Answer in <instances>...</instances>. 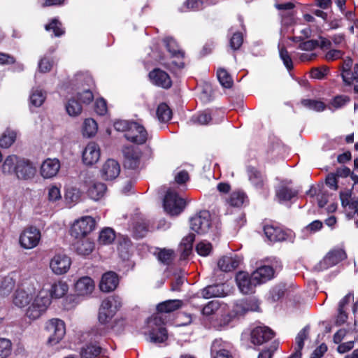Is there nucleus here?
Wrapping results in <instances>:
<instances>
[{
	"mask_svg": "<svg viewBox=\"0 0 358 358\" xmlns=\"http://www.w3.org/2000/svg\"><path fill=\"white\" fill-rule=\"evenodd\" d=\"M121 306V299L117 296H110L102 301L98 315L100 324L92 329L95 336H105L110 331H114L115 334H120L124 331L126 324L124 319L115 320L113 324H108Z\"/></svg>",
	"mask_w": 358,
	"mask_h": 358,
	"instance_id": "nucleus-1",
	"label": "nucleus"
},
{
	"mask_svg": "<svg viewBox=\"0 0 358 358\" xmlns=\"http://www.w3.org/2000/svg\"><path fill=\"white\" fill-rule=\"evenodd\" d=\"M163 206L167 214L177 216L184 210L186 201L176 191L169 189L163 200Z\"/></svg>",
	"mask_w": 358,
	"mask_h": 358,
	"instance_id": "nucleus-2",
	"label": "nucleus"
},
{
	"mask_svg": "<svg viewBox=\"0 0 358 358\" xmlns=\"http://www.w3.org/2000/svg\"><path fill=\"white\" fill-rule=\"evenodd\" d=\"M50 303L51 299L48 294L44 291H41L27 309L25 315L30 320H35L46 311Z\"/></svg>",
	"mask_w": 358,
	"mask_h": 358,
	"instance_id": "nucleus-3",
	"label": "nucleus"
},
{
	"mask_svg": "<svg viewBox=\"0 0 358 358\" xmlns=\"http://www.w3.org/2000/svg\"><path fill=\"white\" fill-rule=\"evenodd\" d=\"M95 227L96 222L93 217L91 216L83 217L73 224L70 229V234L76 239H80L91 233Z\"/></svg>",
	"mask_w": 358,
	"mask_h": 358,
	"instance_id": "nucleus-4",
	"label": "nucleus"
},
{
	"mask_svg": "<svg viewBox=\"0 0 358 358\" xmlns=\"http://www.w3.org/2000/svg\"><path fill=\"white\" fill-rule=\"evenodd\" d=\"M122 155L124 157L123 165L125 169L131 170L139 169L143 155L139 148L134 145L124 146Z\"/></svg>",
	"mask_w": 358,
	"mask_h": 358,
	"instance_id": "nucleus-5",
	"label": "nucleus"
},
{
	"mask_svg": "<svg viewBox=\"0 0 358 358\" xmlns=\"http://www.w3.org/2000/svg\"><path fill=\"white\" fill-rule=\"evenodd\" d=\"M45 329L49 334L48 343L51 345L57 344L66 334L64 321L57 318L49 320L46 324Z\"/></svg>",
	"mask_w": 358,
	"mask_h": 358,
	"instance_id": "nucleus-6",
	"label": "nucleus"
},
{
	"mask_svg": "<svg viewBox=\"0 0 358 358\" xmlns=\"http://www.w3.org/2000/svg\"><path fill=\"white\" fill-rule=\"evenodd\" d=\"M190 228L198 234H206L211 227V215L208 210H201L190 218Z\"/></svg>",
	"mask_w": 358,
	"mask_h": 358,
	"instance_id": "nucleus-7",
	"label": "nucleus"
},
{
	"mask_svg": "<svg viewBox=\"0 0 358 358\" xmlns=\"http://www.w3.org/2000/svg\"><path fill=\"white\" fill-rule=\"evenodd\" d=\"M250 341L254 345H261L275 336V332L265 325L255 326L250 329Z\"/></svg>",
	"mask_w": 358,
	"mask_h": 358,
	"instance_id": "nucleus-8",
	"label": "nucleus"
},
{
	"mask_svg": "<svg viewBox=\"0 0 358 358\" xmlns=\"http://www.w3.org/2000/svg\"><path fill=\"white\" fill-rule=\"evenodd\" d=\"M41 238V231L34 226H30L25 228L20 234L19 243L24 249H32L38 245Z\"/></svg>",
	"mask_w": 358,
	"mask_h": 358,
	"instance_id": "nucleus-9",
	"label": "nucleus"
},
{
	"mask_svg": "<svg viewBox=\"0 0 358 358\" xmlns=\"http://www.w3.org/2000/svg\"><path fill=\"white\" fill-rule=\"evenodd\" d=\"M263 229L265 236L271 242H293L294 235L292 231H285L274 224H265Z\"/></svg>",
	"mask_w": 358,
	"mask_h": 358,
	"instance_id": "nucleus-10",
	"label": "nucleus"
},
{
	"mask_svg": "<svg viewBox=\"0 0 358 358\" xmlns=\"http://www.w3.org/2000/svg\"><path fill=\"white\" fill-rule=\"evenodd\" d=\"M347 258V254L343 249L336 248L330 250L324 257L317 264L318 271L327 270Z\"/></svg>",
	"mask_w": 358,
	"mask_h": 358,
	"instance_id": "nucleus-11",
	"label": "nucleus"
},
{
	"mask_svg": "<svg viewBox=\"0 0 358 358\" xmlns=\"http://www.w3.org/2000/svg\"><path fill=\"white\" fill-rule=\"evenodd\" d=\"M246 172L250 182L255 189L260 192H264L268 190L267 177L266 175L263 174L256 167L251 165L246 167Z\"/></svg>",
	"mask_w": 358,
	"mask_h": 358,
	"instance_id": "nucleus-12",
	"label": "nucleus"
},
{
	"mask_svg": "<svg viewBox=\"0 0 358 358\" xmlns=\"http://www.w3.org/2000/svg\"><path fill=\"white\" fill-rule=\"evenodd\" d=\"M71 265V259L65 254H56L50 262V268L56 275L66 273Z\"/></svg>",
	"mask_w": 358,
	"mask_h": 358,
	"instance_id": "nucleus-13",
	"label": "nucleus"
},
{
	"mask_svg": "<svg viewBox=\"0 0 358 358\" xmlns=\"http://www.w3.org/2000/svg\"><path fill=\"white\" fill-rule=\"evenodd\" d=\"M236 281L240 291L244 294H250L255 292L258 285L253 280V275L245 271H239L236 275Z\"/></svg>",
	"mask_w": 358,
	"mask_h": 358,
	"instance_id": "nucleus-14",
	"label": "nucleus"
},
{
	"mask_svg": "<svg viewBox=\"0 0 358 358\" xmlns=\"http://www.w3.org/2000/svg\"><path fill=\"white\" fill-rule=\"evenodd\" d=\"M124 138L135 144H144L148 139V132L145 127L137 122L131 124L130 129L124 134Z\"/></svg>",
	"mask_w": 358,
	"mask_h": 358,
	"instance_id": "nucleus-15",
	"label": "nucleus"
},
{
	"mask_svg": "<svg viewBox=\"0 0 358 358\" xmlns=\"http://www.w3.org/2000/svg\"><path fill=\"white\" fill-rule=\"evenodd\" d=\"M150 81L155 86L169 89L172 86V80L170 76L159 68H155L148 73Z\"/></svg>",
	"mask_w": 358,
	"mask_h": 358,
	"instance_id": "nucleus-16",
	"label": "nucleus"
},
{
	"mask_svg": "<svg viewBox=\"0 0 358 358\" xmlns=\"http://www.w3.org/2000/svg\"><path fill=\"white\" fill-rule=\"evenodd\" d=\"M100 157L99 146L95 142H90L83 152V162L87 166L96 164Z\"/></svg>",
	"mask_w": 358,
	"mask_h": 358,
	"instance_id": "nucleus-17",
	"label": "nucleus"
},
{
	"mask_svg": "<svg viewBox=\"0 0 358 358\" xmlns=\"http://www.w3.org/2000/svg\"><path fill=\"white\" fill-rule=\"evenodd\" d=\"M101 177L105 180H113L120 173V165L117 161L108 159L101 169Z\"/></svg>",
	"mask_w": 358,
	"mask_h": 358,
	"instance_id": "nucleus-18",
	"label": "nucleus"
},
{
	"mask_svg": "<svg viewBox=\"0 0 358 358\" xmlns=\"http://www.w3.org/2000/svg\"><path fill=\"white\" fill-rule=\"evenodd\" d=\"M36 169L32 163L24 158H21L15 167V174L19 179L27 180L35 175Z\"/></svg>",
	"mask_w": 358,
	"mask_h": 358,
	"instance_id": "nucleus-19",
	"label": "nucleus"
},
{
	"mask_svg": "<svg viewBox=\"0 0 358 358\" xmlns=\"http://www.w3.org/2000/svg\"><path fill=\"white\" fill-rule=\"evenodd\" d=\"M118 284V275L115 272L108 271L102 275L99 288L102 292H110L116 289Z\"/></svg>",
	"mask_w": 358,
	"mask_h": 358,
	"instance_id": "nucleus-20",
	"label": "nucleus"
},
{
	"mask_svg": "<svg viewBox=\"0 0 358 358\" xmlns=\"http://www.w3.org/2000/svg\"><path fill=\"white\" fill-rule=\"evenodd\" d=\"M60 169V162L54 158L46 159L41 166V174L44 178H51L55 176Z\"/></svg>",
	"mask_w": 358,
	"mask_h": 358,
	"instance_id": "nucleus-21",
	"label": "nucleus"
},
{
	"mask_svg": "<svg viewBox=\"0 0 358 358\" xmlns=\"http://www.w3.org/2000/svg\"><path fill=\"white\" fill-rule=\"evenodd\" d=\"M252 274L253 275V280L259 285L273 279L275 270L271 266L264 265L258 267Z\"/></svg>",
	"mask_w": 358,
	"mask_h": 358,
	"instance_id": "nucleus-22",
	"label": "nucleus"
},
{
	"mask_svg": "<svg viewBox=\"0 0 358 358\" xmlns=\"http://www.w3.org/2000/svg\"><path fill=\"white\" fill-rule=\"evenodd\" d=\"M201 295L204 299L224 297L227 295L225 285L223 283L208 285L201 290Z\"/></svg>",
	"mask_w": 358,
	"mask_h": 358,
	"instance_id": "nucleus-23",
	"label": "nucleus"
},
{
	"mask_svg": "<svg viewBox=\"0 0 358 358\" xmlns=\"http://www.w3.org/2000/svg\"><path fill=\"white\" fill-rule=\"evenodd\" d=\"M94 289V280L88 276L80 278L75 284V291L78 296L90 294Z\"/></svg>",
	"mask_w": 358,
	"mask_h": 358,
	"instance_id": "nucleus-24",
	"label": "nucleus"
},
{
	"mask_svg": "<svg viewBox=\"0 0 358 358\" xmlns=\"http://www.w3.org/2000/svg\"><path fill=\"white\" fill-rule=\"evenodd\" d=\"M275 196L282 203L291 201L293 198L297 197L299 191L285 184H281L275 188Z\"/></svg>",
	"mask_w": 358,
	"mask_h": 358,
	"instance_id": "nucleus-25",
	"label": "nucleus"
},
{
	"mask_svg": "<svg viewBox=\"0 0 358 358\" xmlns=\"http://www.w3.org/2000/svg\"><path fill=\"white\" fill-rule=\"evenodd\" d=\"M241 262V258L235 255L234 257L224 256L217 262L219 268L224 272H230L236 269Z\"/></svg>",
	"mask_w": 358,
	"mask_h": 358,
	"instance_id": "nucleus-26",
	"label": "nucleus"
},
{
	"mask_svg": "<svg viewBox=\"0 0 358 358\" xmlns=\"http://www.w3.org/2000/svg\"><path fill=\"white\" fill-rule=\"evenodd\" d=\"M163 43L171 57L178 59H183L185 57V52L180 48L177 41L173 37L164 38Z\"/></svg>",
	"mask_w": 358,
	"mask_h": 358,
	"instance_id": "nucleus-27",
	"label": "nucleus"
},
{
	"mask_svg": "<svg viewBox=\"0 0 358 358\" xmlns=\"http://www.w3.org/2000/svg\"><path fill=\"white\" fill-rule=\"evenodd\" d=\"M182 304V301L179 299L166 300L157 306V311L159 313H170L180 309Z\"/></svg>",
	"mask_w": 358,
	"mask_h": 358,
	"instance_id": "nucleus-28",
	"label": "nucleus"
},
{
	"mask_svg": "<svg viewBox=\"0 0 358 358\" xmlns=\"http://www.w3.org/2000/svg\"><path fill=\"white\" fill-rule=\"evenodd\" d=\"M107 189L106 185L101 182H92L87 189V195L93 200L97 201L102 198Z\"/></svg>",
	"mask_w": 358,
	"mask_h": 358,
	"instance_id": "nucleus-29",
	"label": "nucleus"
},
{
	"mask_svg": "<svg viewBox=\"0 0 358 358\" xmlns=\"http://www.w3.org/2000/svg\"><path fill=\"white\" fill-rule=\"evenodd\" d=\"M76 252L78 255L87 256L94 249V243L88 239L79 240L74 244Z\"/></svg>",
	"mask_w": 358,
	"mask_h": 358,
	"instance_id": "nucleus-30",
	"label": "nucleus"
},
{
	"mask_svg": "<svg viewBox=\"0 0 358 358\" xmlns=\"http://www.w3.org/2000/svg\"><path fill=\"white\" fill-rule=\"evenodd\" d=\"M150 341L154 343H162L168 339V332L166 327L150 329L148 331Z\"/></svg>",
	"mask_w": 358,
	"mask_h": 358,
	"instance_id": "nucleus-31",
	"label": "nucleus"
},
{
	"mask_svg": "<svg viewBox=\"0 0 358 358\" xmlns=\"http://www.w3.org/2000/svg\"><path fill=\"white\" fill-rule=\"evenodd\" d=\"M69 286L66 282L59 280L51 285L50 295L52 298L59 299L63 297L68 292Z\"/></svg>",
	"mask_w": 358,
	"mask_h": 358,
	"instance_id": "nucleus-32",
	"label": "nucleus"
},
{
	"mask_svg": "<svg viewBox=\"0 0 358 358\" xmlns=\"http://www.w3.org/2000/svg\"><path fill=\"white\" fill-rule=\"evenodd\" d=\"M31 299V295L24 289H17L14 293L13 301L15 306L23 308L29 303Z\"/></svg>",
	"mask_w": 358,
	"mask_h": 358,
	"instance_id": "nucleus-33",
	"label": "nucleus"
},
{
	"mask_svg": "<svg viewBox=\"0 0 358 358\" xmlns=\"http://www.w3.org/2000/svg\"><path fill=\"white\" fill-rule=\"evenodd\" d=\"M212 121V115L210 110H205L194 114L190 119L194 124L206 125Z\"/></svg>",
	"mask_w": 358,
	"mask_h": 358,
	"instance_id": "nucleus-34",
	"label": "nucleus"
},
{
	"mask_svg": "<svg viewBox=\"0 0 358 358\" xmlns=\"http://www.w3.org/2000/svg\"><path fill=\"white\" fill-rule=\"evenodd\" d=\"M217 78L223 87L230 89L233 87V78L231 74L224 68H219L217 70Z\"/></svg>",
	"mask_w": 358,
	"mask_h": 358,
	"instance_id": "nucleus-35",
	"label": "nucleus"
},
{
	"mask_svg": "<svg viewBox=\"0 0 358 358\" xmlns=\"http://www.w3.org/2000/svg\"><path fill=\"white\" fill-rule=\"evenodd\" d=\"M195 235L192 233L189 234L182 238L180 248L182 250L181 255L183 258L187 257L192 253Z\"/></svg>",
	"mask_w": 358,
	"mask_h": 358,
	"instance_id": "nucleus-36",
	"label": "nucleus"
},
{
	"mask_svg": "<svg viewBox=\"0 0 358 358\" xmlns=\"http://www.w3.org/2000/svg\"><path fill=\"white\" fill-rule=\"evenodd\" d=\"M20 159L21 158L15 155L8 156L2 165L3 172L4 173H15V167L17 164H18V162H20Z\"/></svg>",
	"mask_w": 358,
	"mask_h": 358,
	"instance_id": "nucleus-37",
	"label": "nucleus"
},
{
	"mask_svg": "<svg viewBox=\"0 0 358 358\" xmlns=\"http://www.w3.org/2000/svg\"><path fill=\"white\" fill-rule=\"evenodd\" d=\"M158 120L162 122H167L172 117V110L166 103H160L156 111Z\"/></svg>",
	"mask_w": 358,
	"mask_h": 358,
	"instance_id": "nucleus-38",
	"label": "nucleus"
},
{
	"mask_svg": "<svg viewBox=\"0 0 358 358\" xmlns=\"http://www.w3.org/2000/svg\"><path fill=\"white\" fill-rule=\"evenodd\" d=\"M101 352V348L94 344H87L80 352L81 358H96Z\"/></svg>",
	"mask_w": 358,
	"mask_h": 358,
	"instance_id": "nucleus-39",
	"label": "nucleus"
},
{
	"mask_svg": "<svg viewBox=\"0 0 358 358\" xmlns=\"http://www.w3.org/2000/svg\"><path fill=\"white\" fill-rule=\"evenodd\" d=\"M98 130L96 122L92 118H87L85 120L83 126V134L84 136H94Z\"/></svg>",
	"mask_w": 358,
	"mask_h": 358,
	"instance_id": "nucleus-40",
	"label": "nucleus"
},
{
	"mask_svg": "<svg viewBox=\"0 0 358 358\" xmlns=\"http://www.w3.org/2000/svg\"><path fill=\"white\" fill-rule=\"evenodd\" d=\"M45 29L48 31H52L55 37H60L65 34L62 22L56 18L52 19L48 24H45Z\"/></svg>",
	"mask_w": 358,
	"mask_h": 358,
	"instance_id": "nucleus-41",
	"label": "nucleus"
},
{
	"mask_svg": "<svg viewBox=\"0 0 358 358\" xmlns=\"http://www.w3.org/2000/svg\"><path fill=\"white\" fill-rule=\"evenodd\" d=\"M301 103L303 106L317 112L323 111L326 108V104L323 101L315 99H303Z\"/></svg>",
	"mask_w": 358,
	"mask_h": 358,
	"instance_id": "nucleus-42",
	"label": "nucleus"
},
{
	"mask_svg": "<svg viewBox=\"0 0 358 358\" xmlns=\"http://www.w3.org/2000/svg\"><path fill=\"white\" fill-rule=\"evenodd\" d=\"M115 238V233L111 228L107 227L102 229L99 236L98 241L102 245H109L113 242Z\"/></svg>",
	"mask_w": 358,
	"mask_h": 358,
	"instance_id": "nucleus-43",
	"label": "nucleus"
},
{
	"mask_svg": "<svg viewBox=\"0 0 358 358\" xmlns=\"http://www.w3.org/2000/svg\"><path fill=\"white\" fill-rule=\"evenodd\" d=\"M157 259L163 264L169 266L174 258V251L171 249H159L156 254Z\"/></svg>",
	"mask_w": 358,
	"mask_h": 358,
	"instance_id": "nucleus-44",
	"label": "nucleus"
},
{
	"mask_svg": "<svg viewBox=\"0 0 358 358\" xmlns=\"http://www.w3.org/2000/svg\"><path fill=\"white\" fill-rule=\"evenodd\" d=\"M246 194L241 191L233 192L227 199V203L233 207H241L243 204Z\"/></svg>",
	"mask_w": 358,
	"mask_h": 358,
	"instance_id": "nucleus-45",
	"label": "nucleus"
},
{
	"mask_svg": "<svg viewBox=\"0 0 358 358\" xmlns=\"http://www.w3.org/2000/svg\"><path fill=\"white\" fill-rule=\"evenodd\" d=\"M66 110L71 116H77L81 113L83 107L76 98L70 99L66 104Z\"/></svg>",
	"mask_w": 358,
	"mask_h": 358,
	"instance_id": "nucleus-46",
	"label": "nucleus"
},
{
	"mask_svg": "<svg viewBox=\"0 0 358 358\" xmlns=\"http://www.w3.org/2000/svg\"><path fill=\"white\" fill-rule=\"evenodd\" d=\"M45 99V93L41 90L36 89L33 90L29 97L30 103L35 106H41Z\"/></svg>",
	"mask_w": 358,
	"mask_h": 358,
	"instance_id": "nucleus-47",
	"label": "nucleus"
},
{
	"mask_svg": "<svg viewBox=\"0 0 358 358\" xmlns=\"http://www.w3.org/2000/svg\"><path fill=\"white\" fill-rule=\"evenodd\" d=\"M203 8V6L201 0H186L180 10L181 12L198 11Z\"/></svg>",
	"mask_w": 358,
	"mask_h": 358,
	"instance_id": "nucleus-48",
	"label": "nucleus"
},
{
	"mask_svg": "<svg viewBox=\"0 0 358 358\" xmlns=\"http://www.w3.org/2000/svg\"><path fill=\"white\" fill-rule=\"evenodd\" d=\"M161 314L162 313H159L157 312L156 314H154L148 318L147 324L149 329H159V327H165V321Z\"/></svg>",
	"mask_w": 358,
	"mask_h": 358,
	"instance_id": "nucleus-49",
	"label": "nucleus"
},
{
	"mask_svg": "<svg viewBox=\"0 0 358 358\" xmlns=\"http://www.w3.org/2000/svg\"><path fill=\"white\" fill-rule=\"evenodd\" d=\"M149 224L145 220L137 222L134 227V233L136 238H141L145 236L148 231Z\"/></svg>",
	"mask_w": 358,
	"mask_h": 358,
	"instance_id": "nucleus-50",
	"label": "nucleus"
},
{
	"mask_svg": "<svg viewBox=\"0 0 358 358\" xmlns=\"http://www.w3.org/2000/svg\"><path fill=\"white\" fill-rule=\"evenodd\" d=\"M81 196V192L76 187H70L66 190L65 199L67 203H77Z\"/></svg>",
	"mask_w": 358,
	"mask_h": 358,
	"instance_id": "nucleus-51",
	"label": "nucleus"
},
{
	"mask_svg": "<svg viewBox=\"0 0 358 358\" xmlns=\"http://www.w3.org/2000/svg\"><path fill=\"white\" fill-rule=\"evenodd\" d=\"M309 327H304L296 336L295 341L297 348L299 350H302L304 347V341L308 338L309 334Z\"/></svg>",
	"mask_w": 358,
	"mask_h": 358,
	"instance_id": "nucleus-52",
	"label": "nucleus"
},
{
	"mask_svg": "<svg viewBox=\"0 0 358 358\" xmlns=\"http://www.w3.org/2000/svg\"><path fill=\"white\" fill-rule=\"evenodd\" d=\"M12 350V344L10 340L0 338V358L8 357Z\"/></svg>",
	"mask_w": 358,
	"mask_h": 358,
	"instance_id": "nucleus-53",
	"label": "nucleus"
},
{
	"mask_svg": "<svg viewBox=\"0 0 358 358\" xmlns=\"http://www.w3.org/2000/svg\"><path fill=\"white\" fill-rule=\"evenodd\" d=\"M16 134L14 132H8L3 134L0 138V147L2 148H8L15 142Z\"/></svg>",
	"mask_w": 358,
	"mask_h": 358,
	"instance_id": "nucleus-54",
	"label": "nucleus"
},
{
	"mask_svg": "<svg viewBox=\"0 0 358 358\" xmlns=\"http://www.w3.org/2000/svg\"><path fill=\"white\" fill-rule=\"evenodd\" d=\"M15 284V281L12 278H4L0 287V294L3 295L8 294L13 289Z\"/></svg>",
	"mask_w": 358,
	"mask_h": 358,
	"instance_id": "nucleus-55",
	"label": "nucleus"
},
{
	"mask_svg": "<svg viewBox=\"0 0 358 358\" xmlns=\"http://www.w3.org/2000/svg\"><path fill=\"white\" fill-rule=\"evenodd\" d=\"M76 99L84 104L88 105L93 101L94 94L90 90H85L82 92L77 93Z\"/></svg>",
	"mask_w": 358,
	"mask_h": 358,
	"instance_id": "nucleus-56",
	"label": "nucleus"
},
{
	"mask_svg": "<svg viewBox=\"0 0 358 358\" xmlns=\"http://www.w3.org/2000/svg\"><path fill=\"white\" fill-rule=\"evenodd\" d=\"M243 42V36L241 32L237 31L235 32L229 41V45L231 48L234 50H238Z\"/></svg>",
	"mask_w": 358,
	"mask_h": 358,
	"instance_id": "nucleus-57",
	"label": "nucleus"
},
{
	"mask_svg": "<svg viewBox=\"0 0 358 358\" xmlns=\"http://www.w3.org/2000/svg\"><path fill=\"white\" fill-rule=\"evenodd\" d=\"M226 350H227L224 348V342L221 338H216L213 341L210 347L212 357Z\"/></svg>",
	"mask_w": 358,
	"mask_h": 358,
	"instance_id": "nucleus-58",
	"label": "nucleus"
},
{
	"mask_svg": "<svg viewBox=\"0 0 358 358\" xmlns=\"http://www.w3.org/2000/svg\"><path fill=\"white\" fill-rule=\"evenodd\" d=\"M242 301L248 312H259L260 310V303L257 299L249 298Z\"/></svg>",
	"mask_w": 358,
	"mask_h": 358,
	"instance_id": "nucleus-59",
	"label": "nucleus"
},
{
	"mask_svg": "<svg viewBox=\"0 0 358 358\" xmlns=\"http://www.w3.org/2000/svg\"><path fill=\"white\" fill-rule=\"evenodd\" d=\"M280 57L282 60L284 65L289 70H292L294 68L292 59L285 48L280 49Z\"/></svg>",
	"mask_w": 358,
	"mask_h": 358,
	"instance_id": "nucleus-60",
	"label": "nucleus"
},
{
	"mask_svg": "<svg viewBox=\"0 0 358 358\" xmlns=\"http://www.w3.org/2000/svg\"><path fill=\"white\" fill-rule=\"evenodd\" d=\"M53 66V60L49 57H44L38 62V69L41 73L50 72Z\"/></svg>",
	"mask_w": 358,
	"mask_h": 358,
	"instance_id": "nucleus-61",
	"label": "nucleus"
},
{
	"mask_svg": "<svg viewBox=\"0 0 358 358\" xmlns=\"http://www.w3.org/2000/svg\"><path fill=\"white\" fill-rule=\"evenodd\" d=\"M212 245L210 243H205V242H199L196 245V252L203 257H206L210 255L212 251Z\"/></svg>",
	"mask_w": 358,
	"mask_h": 358,
	"instance_id": "nucleus-62",
	"label": "nucleus"
},
{
	"mask_svg": "<svg viewBox=\"0 0 358 358\" xmlns=\"http://www.w3.org/2000/svg\"><path fill=\"white\" fill-rule=\"evenodd\" d=\"M319 46V41L315 39H310L301 42L298 45V49L304 51H312Z\"/></svg>",
	"mask_w": 358,
	"mask_h": 358,
	"instance_id": "nucleus-63",
	"label": "nucleus"
},
{
	"mask_svg": "<svg viewBox=\"0 0 358 358\" xmlns=\"http://www.w3.org/2000/svg\"><path fill=\"white\" fill-rule=\"evenodd\" d=\"M329 71V69L326 66H323L320 68H313L310 71V77L322 80L328 74Z\"/></svg>",
	"mask_w": 358,
	"mask_h": 358,
	"instance_id": "nucleus-64",
	"label": "nucleus"
}]
</instances>
